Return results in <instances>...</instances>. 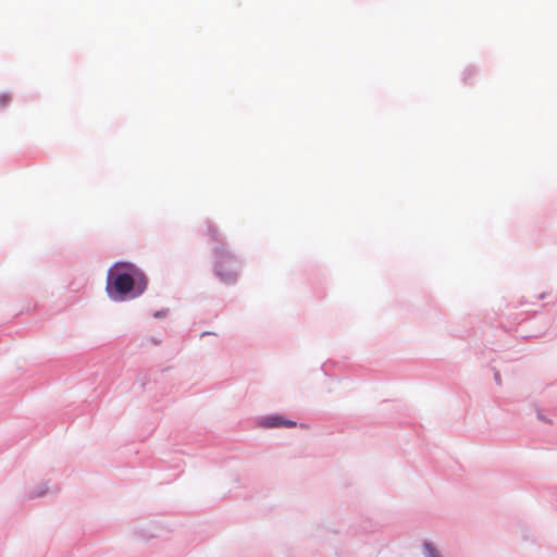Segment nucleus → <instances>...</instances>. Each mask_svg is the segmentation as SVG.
I'll return each instance as SVG.
<instances>
[{
  "label": "nucleus",
  "mask_w": 557,
  "mask_h": 557,
  "mask_svg": "<svg viewBox=\"0 0 557 557\" xmlns=\"http://www.w3.org/2000/svg\"><path fill=\"white\" fill-rule=\"evenodd\" d=\"M203 233L213 242L220 239L218 228L210 222L206 223V225L203 226Z\"/></svg>",
  "instance_id": "20e7f679"
},
{
  "label": "nucleus",
  "mask_w": 557,
  "mask_h": 557,
  "mask_svg": "<svg viewBox=\"0 0 557 557\" xmlns=\"http://www.w3.org/2000/svg\"><path fill=\"white\" fill-rule=\"evenodd\" d=\"M145 287V274L133 263L116 262L108 271L106 289L113 300H124L134 288L140 294Z\"/></svg>",
  "instance_id": "f257e3e1"
},
{
  "label": "nucleus",
  "mask_w": 557,
  "mask_h": 557,
  "mask_svg": "<svg viewBox=\"0 0 557 557\" xmlns=\"http://www.w3.org/2000/svg\"><path fill=\"white\" fill-rule=\"evenodd\" d=\"M238 265L239 262L234 256L222 252L218 257L215 263V272L221 277V280L230 283L235 280Z\"/></svg>",
  "instance_id": "f03ea898"
},
{
  "label": "nucleus",
  "mask_w": 557,
  "mask_h": 557,
  "mask_svg": "<svg viewBox=\"0 0 557 557\" xmlns=\"http://www.w3.org/2000/svg\"><path fill=\"white\" fill-rule=\"evenodd\" d=\"M424 549H425L426 557H440L435 547H433V545L431 543H425Z\"/></svg>",
  "instance_id": "39448f33"
},
{
  "label": "nucleus",
  "mask_w": 557,
  "mask_h": 557,
  "mask_svg": "<svg viewBox=\"0 0 557 557\" xmlns=\"http://www.w3.org/2000/svg\"><path fill=\"white\" fill-rule=\"evenodd\" d=\"M263 425L268 426V428H282V426L293 428L296 425V422H294L292 420L284 419L281 416H273V417L267 418L263 422Z\"/></svg>",
  "instance_id": "7ed1b4c3"
},
{
  "label": "nucleus",
  "mask_w": 557,
  "mask_h": 557,
  "mask_svg": "<svg viewBox=\"0 0 557 557\" xmlns=\"http://www.w3.org/2000/svg\"><path fill=\"white\" fill-rule=\"evenodd\" d=\"M10 97L8 95H0V108L7 106L10 102Z\"/></svg>",
  "instance_id": "423d86ee"
}]
</instances>
